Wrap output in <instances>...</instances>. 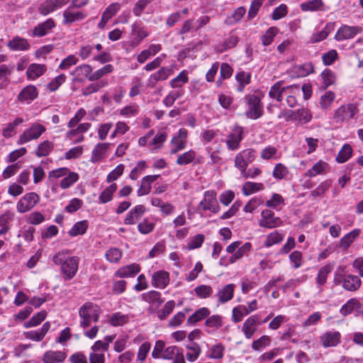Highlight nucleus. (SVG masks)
I'll list each match as a JSON object with an SVG mask.
<instances>
[{
    "instance_id": "nucleus-1",
    "label": "nucleus",
    "mask_w": 363,
    "mask_h": 363,
    "mask_svg": "<svg viewBox=\"0 0 363 363\" xmlns=\"http://www.w3.org/2000/svg\"><path fill=\"white\" fill-rule=\"evenodd\" d=\"M101 310L99 306L91 302H86L79 309V325L83 328L90 326L91 321H99Z\"/></svg>"
},
{
    "instance_id": "nucleus-2",
    "label": "nucleus",
    "mask_w": 363,
    "mask_h": 363,
    "mask_svg": "<svg viewBox=\"0 0 363 363\" xmlns=\"http://www.w3.org/2000/svg\"><path fill=\"white\" fill-rule=\"evenodd\" d=\"M45 130L46 128L44 125L38 123H33L20 135L17 144L23 145L31 140H37Z\"/></svg>"
},
{
    "instance_id": "nucleus-3",
    "label": "nucleus",
    "mask_w": 363,
    "mask_h": 363,
    "mask_svg": "<svg viewBox=\"0 0 363 363\" xmlns=\"http://www.w3.org/2000/svg\"><path fill=\"white\" fill-rule=\"evenodd\" d=\"M40 196L35 192H29L23 195L16 203L18 213H24L33 209L39 202Z\"/></svg>"
},
{
    "instance_id": "nucleus-4",
    "label": "nucleus",
    "mask_w": 363,
    "mask_h": 363,
    "mask_svg": "<svg viewBox=\"0 0 363 363\" xmlns=\"http://www.w3.org/2000/svg\"><path fill=\"white\" fill-rule=\"evenodd\" d=\"M257 152L253 148H247L239 152L235 157V167L240 170L247 169L249 164L256 158Z\"/></svg>"
},
{
    "instance_id": "nucleus-5",
    "label": "nucleus",
    "mask_w": 363,
    "mask_h": 363,
    "mask_svg": "<svg viewBox=\"0 0 363 363\" xmlns=\"http://www.w3.org/2000/svg\"><path fill=\"white\" fill-rule=\"evenodd\" d=\"M282 220L279 217L275 216L274 213L269 209H264L261 213V218L259 220V225L262 228L272 229L282 225Z\"/></svg>"
},
{
    "instance_id": "nucleus-6",
    "label": "nucleus",
    "mask_w": 363,
    "mask_h": 363,
    "mask_svg": "<svg viewBox=\"0 0 363 363\" xmlns=\"http://www.w3.org/2000/svg\"><path fill=\"white\" fill-rule=\"evenodd\" d=\"M187 136V130L185 128H181L179 130L177 134L174 135L170 141V154L174 155L186 148Z\"/></svg>"
},
{
    "instance_id": "nucleus-7",
    "label": "nucleus",
    "mask_w": 363,
    "mask_h": 363,
    "mask_svg": "<svg viewBox=\"0 0 363 363\" xmlns=\"http://www.w3.org/2000/svg\"><path fill=\"white\" fill-rule=\"evenodd\" d=\"M69 0H44L38 6V11L43 16H47L66 5Z\"/></svg>"
},
{
    "instance_id": "nucleus-8",
    "label": "nucleus",
    "mask_w": 363,
    "mask_h": 363,
    "mask_svg": "<svg viewBox=\"0 0 363 363\" xmlns=\"http://www.w3.org/2000/svg\"><path fill=\"white\" fill-rule=\"evenodd\" d=\"M79 259L77 257H69L61 265V272L64 275V279H72L78 270Z\"/></svg>"
},
{
    "instance_id": "nucleus-9",
    "label": "nucleus",
    "mask_w": 363,
    "mask_h": 363,
    "mask_svg": "<svg viewBox=\"0 0 363 363\" xmlns=\"http://www.w3.org/2000/svg\"><path fill=\"white\" fill-rule=\"evenodd\" d=\"M75 7L68 6L62 13V23L71 24L74 22L82 21L86 17V14L82 11H75Z\"/></svg>"
},
{
    "instance_id": "nucleus-10",
    "label": "nucleus",
    "mask_w": 363,
    "mask_h": 363,
    "mask_svg": "<svg viewBox=\"0 0 363 363\" xmlns=\"http://www.w3.org/2000/svg\"><path fill=\"white\" fill-rule=\"evenodd\" d=\"M249 108L246 113L247 118L257 119L262 115V107L259 97L250 95L248 98Z\"/></svg>"
},
{
    "instance_id": "nucleus-11",
    "label": "nucleus",
    "mask_w": 363,
    "mask_h": 363,
    "mask_svg": "<svg viewBox=\"0 0 363 363\" xmlns=\"http://www.w3.org/2000/svg\"><path fill=\"white\" fill-rule=\"evenodd\" d=\"M243 139V130L240 126L235 127L226 139V145L230 150H236Z\"/></svg>"
},
{
    "instance_id": "nucleus-12",
    "label": "nucleus",
    "mask_w": 363,
    "mask_h": 363,
    "mask_svg": "<svg viewBox=\"0 0 363 363\" xmlns=\"http://www.w3.org/2000/svg\"><path fill=\"white\" fill-rule=\"evenodd\" d=\"M361 31L362 28L359 26L343 25L337 30L335 35V39L337 41L352 39Z\"/></svg>"
},
{
    "instance_id": "nucleus-13",
    "label": "nucleus",
    "mask_w": 363,
    "mask_h": 363,
    "mask_svg": "<svg viewBox=\"0 0 363 363\" xmlns=\"http://www.w3.org/2000/svg\"><path fill=\"white\" fill-rule=\"evenodd\" d=\"M93 68L88 64H82L76 67L71 72L73 77L72 80L76 82H84L86 79L89 80Z\"/></svg>"
},
{
    "instance_id": "nucleus-14",
    "label": "nucleus",
    "mask_w": 363,
    "mask_h": 363,
    "mask_svg": "<svg viewBox=\"0 0 363 363\" xmlns=\"http://www.w3.org/2000/svg\"><path fill=\"white\" fill-rule=\"evenodd\" d=\"M355 114V107L352 104L342 106L334 114L333 119L336 123L342 122L352 118Z\"/></svg>"
},
{
    "instance_id": "nucleus-15",
    "label": "nucleus",
    "mask_w": 363,
    "mask_h": 363,
    "mask_svg": "<svg viewBox=\"0 0 363 363\" xmlns=\"http://www.w3.org/2000/svg\"><path fill=\"white\" fill-rule=\"evenodd\" d=\"M235 285L233 284H228L219 289L216 294L218 303L224 304L231 301L234 296Z\"/></svg>"
},
{
    "instance_id": "nucleus-16",
    "label": "nucleus",
    "mask_w": 363,
    "mask_h": 363,
    "mask_svg": "<svg viewBox=\"0 0 363 363\" xmlns=\"http://www.w3.org/2000/svg\"><path fill=\"white\" fill-rule=\"evenodd\" d=\"M341 335L338 331H328L322 335L320 341L323 347H335L340 342Z\"/></svg>"
},
{
    "instance_id": "nucleus-17",
    "label": "nucleus",
    "mask_w": 363,
    "mask_h": 363,
    "mask_svg": "<svg viewBox=\"0 0 363 363\" xmlns=\"http://www.w3.org/2000/svg\"><path fill=\"white\" fill-rule=\"evenodd\" d=\"M258 321L259 317L257 315H251L245 320L242 331L247 339L251 338L256 332Z\"/></svg>"
},
{
    "instance_id": "nucleus-18",
    "label": "nucleus",
    "mask_w": 363,
    "mask_h": 363,
    "mask_svg": "<svg viewBox=\"0 0 363 363\" xmlns=\"http://www.w3.org/2000/svg\"><path fill=\"white\" fill-rule=\"evenodd\" d=\"M169 282V273L164 270L154 272L152 275L151 284L154 287L164 289Z\"/></svg>"
},
{
    "instance_id": "nucleus-19",
    "label": "nucleus",
    "mask_w": 363,
    "mask_h": 363,
    "mask_svg": "<svg viewBox=\"0 0 363 363\" xmlns=\"http://www.w3.org/2000/svg\"><path fill=\"white\" fill-rule=\"evenodd\" d=\"M55 26V23L52 18H48L45 21L39 23L34 27L32 31V35L34 37H43L48 35Z\"/></svg>"
},
{
    "instance_id": "nucleus-20",
    "label": "nucleus",
    "mask_w": 363,
    "mask_h": 363,
    "mask_svg": "<svg viewBox=\"0 0 363 363\" xmlns=\"http://www.w3.org/2000/svg\"><path fill=\"white\" fill-rule=\"evenodd\" d=\"M131 35L133 36L132 45H138L145 38L149 36V31L139 23H134L131 28Z\"/></svg>"
},
{
    "instance_id": "nucleus-21",
    "label": "nucleus",
    "mask_w": 363,
    "mask_h": 363,
    "mask_svg": "<svg viewBox=\"0 0 363 363\" xmlns=\"http://www.w3.org/2000/svg\"><path fill=\"white\" fill-rule=\"evenodd\" d=\"M313 72V65L311 62L293 66L289 74L292 77H304Z\"/></svg>"
},
{
    "instance_id": "nucleus-22",
    "label": "nucleus",
    "mask_w": 363,
    "mask_h": 363,
    "mask_svg": "<svg viewBox=\"0 0 363 363\" xmlns=\"http://www.w3.org/2000/svg\"><path fill=\"white\" fill-rule=\"evenodd\" d=\"M145 207L143 205H137L127 214L124 223L125 225H134L145 213Z\"/></svg>"
},
{
    "instance_id": "nucleus-23",
    "label": "nucleus",
    "mask_w": 363,
    "mask_h": 363,
    "mask_svg": "<svg viewBox=\"0 0 363 363\" xmlns=\"http://www.w3.org/2000/svg\"><path fill=\"white\" fill-rule=\"evenodd\" d=\"M296 89V87L293 86H283V82L279 81L271 87L269 95L272 99H275L277 101L280 102L283 99L284 93H286L289 89Z\"/></svg>"
},
{
    "instance_id": "nucleus-24",
    "label": "nucleus",
    "mask_w": 363,
    "mask_h": 363,
    "mask_svg": "<svg viewBox=\"0 0 363 363\" xmlns=\"http://www.w3.org/2000/svg\"><path fill=\"white\" fill-rule=\"evenodd\" d=\"M362 284L359 277L353 274H348L342 277V288L348 291H357Z\"/></svg>"
},
{
    "instance_id": "nucleus-25",
    "label": "nucleus",
    "mask_w": 363,
    "mask_h": 363,
    "mask_svg": "<svg viewBox=\"0 0 363 363\" xmlns=\"http://www.w3.org/2000/svg\"><path fill=\"white\" fill-rule=\"evenodd\" d=\"M50 328V322H45L40 329L27 331L25 332L23 335L27 339L31 340L33 341L40 342L45 337Z\"/></svg>"
},
{
    "instance_id": "nucleus-26",
    "label": "nucleus",
    "mask_w": 363,
    "mask_h": 363,
    "mask_svg": "<svg viewBox=\"0 0 363 363\" xmlns=\"http://www.w3.org/2000/svg\"><path fill=\"white\" fill-rule=\"evenodd\" d=\"M110 145L108 143H97L91 152L90 161L93 163L99 162L105 157Z\"/></svg>"
},
{
    "instance_id": "nucleus-27",
    "label": "nucleus",
    "mask_w": 363,
    "mask_h": 363,
    "mask_svg": "<svg viewBox=\"0 0 363 363\" xmlns=\"http://www.w3.org/2000/svg\"><path fill=\"white\" fill-rule=\"evenodd\" d=\"M120 9L121 4L119 3H113L109 5L102 13L98 27L99 28H104L108 20L116 15Z\"/></svg>"
},
{
    "instance_id": "nucleus-28",
    "label": "nucleus",
    "mask_w": 363,
    "mask_h": 363,
    "mask_svg": "<svg viewBox=\"0 0 363 363\" xmlns=\"http://www.w3.org/2000/svg\"><path fill=\"white\" fill-rule=\"evenodd\" d=\"M38 91L35 86L28 85L21 90L18 96V99L21 102L30 103L38 96Z\"/></svg>"
},
{
    "instance_id": "nucleus-29",
    "label": "nucleus",
    "mask_w": 363,
    "mask_h": 363,
    "mask_svg": "<svg viewBox=\"0 0 363 363\" xmlns=\"http://www.w3.org/2000/svg\"><path fill=\"white\" fill-rule=\"evenodd\" d=\"M140 270L138 264H131L120 267L116 272L115 276L120 278L133 277Z\"/></svg>"
},
{
    "instance_id": "nucleus-30",
    "label": "nucleus",
    "mask_w": 363,
    "mask_h": 363,
    "mask_svg": "<svg viewBox=\"0 0 363 363\" xmlns=\"http://www.w3.org/2000/svg\"><path fill=\"white\" fill-rule=\"evenodd\" d=\"M67 354L63 351L48 350L43 357L44 363H60L66 359Z\"/></svg>"
},
{
    "instance_id": "nucleus-31",
    "label": "nucleus",
    "mask_w": 363,
    "mask_h": 363,
    "mask_svg": "<svg viewBox=\"0 0 363 363\" xmlns=\"http://www.w3.org/2000/svg\"><path fill=\"white\" fill-rule=\"evenodd\" d=\"M6 45L11 50L13 51H24L28 50L30 48V44L28 40L18 36L8 41Z\"/></svg>"
},
{
    "instance_id": "nucleus-32",
    "label": "nucleus",
    "mask_w": 363,
    "mask_h": 363,
    "mask_svg": "<svg viewBox=\"0 0 363 363\" xmlns=\"http://www.w3.org/2000/svg\"><path fill=\"white\" fill-rule=\"evenodd\" d=\"M199 163L197 160V154L195 150H189L182 154H180L176 160V163L178 165H187L190 163Z\"/></svg>"
},
{
    "instance_id": "nucleus-33",
    "label": "nucleus",
    "mask_w": 363,
    "mask_h": 363,
    "mask_svg": "<svg viewBox=\"0 0 363 363\" xmlns=\"http://www.w3.org/2000/svg\"><path fill=\"white\" fill-rule=\"evenodd\" d=\"M223 317L220 315H213L208 317L205 322L206 332L213 333L223 325Z\"/></svg>"
},
{
    "instance_id": "nucleus-34",
    "label": "nucleus",
    "mask_w": 363,
    "mask_h": 363,
    "mask_svg": "<svg viewBox=\"0 0 363 363\" xmlns=\"http://www.w3.org/2000/svg\"><path fill=\"white\" fill-rule=\"evenodd\" d=\"M46 70L47 67L45 65L33 63L28 67L26 74L29 79L34 80L42 76Z\"/></svg>"
},
{
    "instance_id": "nucleus-35",
    "label": "nucleus",
    "mask_w": 363,
    "mask_h": 363,
    "mask_svg": "<svg viewBox=\"0 0 363 363\" xmlns=\"http://www.w3.org/2000/svg\"><path fill=\"white\" fill-rule=\"evenodd\" d=\"M361 230L356 228L345 235L340 240L339 247L343 250H347L354 240L360 235Z\"/></svg>"
},
{
    "instance_id": "nucleus-36",
    "label": "nucleus",
    "mask_w": 363,
    "mask_h": 363,
    "mask_svg": "<svg viewBox=\"0 0 363 363\" xmlns=\"http://www.w3.org/2000/svg\"><path fill=\"white\" fill-rule=\"evenodd\" d=\"M328 164L323 160H319L313 167L305 172L307 177H314L318 174H322L328 169Z\"/></svg>"
},
{
    "instance_id": "nucleus-37",
    "label": "nucleus",
    "mask_w": 363,
    "mask_h": 363,
    "mask_svg": "<svg viewBox=\"0 0 363 363\" xmlns=\"http://www.w3.org/2000/svg\"><path fill=\"white\" fill-rule=\"evenodd\" d=\"M204 202H206L208 206L206 208H209L211 211L216 213L219 211V206L216 199V193L214 191H208L204 194Z\"/></svg>"
},
{
    "instance_id": "nucleus-38",
    "label": "nucleus",
    "mask_w": 363,
    "mask_h": 363,
    "mask_svg": "<svg viewBox=\"0 0 363 363\" xmlns=\"http://www.w3.org/2000/svg\"><path fill=\"white\" fill-rule=\"evenodd\" d=\"M312 119V114L309 109L301 108L294 111V121H297L301 125L309 123Z\"/></svg>"
},
{
    "instance_id": "nucleus-39",
    "label": "nucleus",
    "mask_w": 363,
    "mask_h": 363,
    "mask_svg": "<svg viewBox=\"0 0 363 363\" xmlns=\"http://www.w3.org/2000/svg\"><path fill=\"white\" fill-rule=\"evenodd\" d=\"M187 352L186 354V359L190 362H194L197 360L201 352V349L199 344L192 342L186 346Z\"/></svg>"
},
{
    "instance_id": "nucleus-40",
    "label": "nucleus",
    "mask_w": 363,
    "mask_h": 363,
    "mask_svg": "<svg viewBox=\"0 0 363 363\" xmlns=\"http://www.w3.org/2000/svg\"><path fill=\"white\" fill-rule=\"evenodd\" d=\"M79 179L78 173L69 171V173L61 179L60 186L62 189H67L70 188L76 183Z\"/></svg>"
},
{
    "instance_id": "nucleus-41",
    "label": "nucleus",
    "mask_w": 363,
    "mask_h": 363,
    "mask_svg": "<svg viewBox=\"0 0 363 363\" xmlns=\"http://www.w3.org/2000/svg\"><path fill=\"white\" fill-rule=\"evenodd\" d=\"M284 235L277 230L273 231L268 234L264 242V246L266 247H270L274 245L281 243L284 240Z\"/></svg>"
},
{
    "instance_id": "nucleus-42",
    "label": "nucleus",
    "mask_w": 363,
    "mask_h": 363,
    "mask_svg": "<svg viewBox=\"0 0 363 363\" xmlns=\"http://www.w3.org/2000/svg\"><path fill=\"white\" fill-rule=\"evenodd\" d=\"M117 190V185L115 183L111 184L107 186L99 195V201L100 203H106L111 201L113 199V194Z\"/></svg>"
},
{
    "instance_id": "nucleus-43",
    "label": "nucleus",
    "mask_w": 363,
    "mask_h": 363,
    "mask_svg": "<svg viewBox=\"0 0 363 363\" xmlns=\"http://www.w3.org/2000/svg\"><path fill=\"white\" fill-rule=\"evenodd\" d=\"M235 79L238 82L237 91L239 92L243 91L245 87L250 83L251 74L244 71L239 72L235 75Z\"/></svg>"
},
{
    "instance_id": "nucleus-44",
    "label": "nucleus",
    "mask_w": 363,
    "mask_h": 363,
    "mask_svg": "<svg viewBox=\"0 0 363 363\" xmlns=\"http://www.w3.org/2000/svg\"><path fill=\"white\" fill-rule=\"evenodd\" d=\"M264 188V186L262 183L246 182L242 185V193L245 196H249L263 190Z\"/></svg>"
},
{
    "instance_id": "nucleus-45",
    "label": "nucleus",
    "mask_w": 363,
    "mask_h": 363,
    "mask_svg": "<svg viewBox=\"0 0 363 363\" xmlns=\"http://www.w3.org/2000/svg\"><path fill=\"white\" fill-rule=\"evenodd\" d=\"M335 99V94L332 91H325L323 95L320 96L319 100V106L323 109L326 110L329 108L333 104Z\"/></svg>"
},
{
    "instance_id": "nucleus-46",
    "label": "nucleus",
    "mask_w": 363,
    "mask_h": 363,
    "mask_svg": "<svg viewBox=\"0 0 363 363\" xmlns=\"http://www.w3.org/2000/svg\"><path fill=\"white\" fill-rule=\"evenodd\" d=\"M323 6V0H311L301 4L300 8L303 11H316L322 10Z\"/></svg>"
},
{
    "instance_id": "nucleus-47",
    "label": "nucleus",
    "mask_w": 363,
    "mask_h": 363,
    "mask_svg": "<svg viewBox=\"0 0 363 363\" xmlns=\"http://www.w3.org/2000/svg\"><path fill=\"white\" fill-rule=\"evenodd\" d=\"M333 268V267L332 264H328L319 269L317 277L315 279L316 284L318 286H323L325 284L328 276L332 272Z\"/></svg>"
},
{
    "instance_id": "nucleus-48",
    "label": "nucleus",
    "mask_w": 363,
    "mask_h": 363,
    "mask_svg": "<svg viewBox=\"0 0 363 363\" xmlns=\"http://www.w3.org/2000/svg\"><path fill=\"white\" fill-rule=\"evenodd\" d=\"M248 314L249 311H247V306L245 305H239L233 308L232 320L235 323H239Z\"/></svg>"
},
{
    "instance_id": "nucleus-49",
    "label": "nucleus",
    "mask_w": 363,
    "mask_h": 363,
    "mask_svg": "<svg viewBox=\"0 0 363 363\" xmlns=\"http://www.w3.org/2000/svg\"><path fill=\"white\" fill-rule=\"evenodd\" d=\"M209 315L210 311L208 308L206 307L201 308L188 318L187 323L189 324L196 323Z\"/></svg>"
},
{
    "instance_id": "nucleus-50",
    "label": "nucleus",
    "mask_w": 363,
    "mask_h": 363,
    "mask_svg": "<svg viewBox=\"0 0 363 363\" xmlns=\"http://www.w3.org/2000/svg\"><path fill=\"white\" fill-rule=\"evenodd\" d=\"M352 155V148L349 144L344 145L339 151L336 161L338 163H344L347 162Z\"/></svg>"
},
{
    "instance_id": "nucleus-51",
    "label": "nucleus",
    "mask_w": 363,
    "mask_h": 363,
    "mask_svg": "<svg viewBox=\"0 0 363 363\" xmlns=\"http://www.w3.org/2000/svg\"><path fill=\"white\" fill-rule=\"evenodd\" d=\"M88 228L87 220H81L74 223L72 228L69 230V234L70 236L75 237L79 235H83L86 233Z\"/></svg>"
},
{
    "instance_id": "nucleus-52",
    "label": "nucleus",
    "mask_w": 363,
    "mask_h": 363,
    "mask_svg": "<svg viewBox=\"0 0 363 363\" xmlns=\"http://www.w3.org/2000/svg\"><path fill=\"white\" fill-rule=\"evenodd\" d=\"M47 317V312L44 310L37 313L28 321L24 323L26 328L35 327L41 323Z\"/></svg>"
},
{
    "instance_id": "nucleus-53",
    "label": "nucleus",
    "mask_w": 363,
    "mask_h": 363,
    "mask_svg": "<svg viewBox=\"0 0 363 363\" xmlns=\"http://www.w3.org/2000/svg\"><path fill=\"white\" fill-rule=\"evenodd\" d=\"M122 255V251L117 247H111L105 253L106 260L111 263H118Z\"/></svg>"
},
{
    "instance_id": "nucleus-54",
    "label": "nucleus",
    "mask_w": 363,
    "mask_h": 363,
    "mask_svg": "<svg viewBox=\"0 0 363 363\" xmlns=\"http://www.w3.org/2000/svg\"><path fill=\"white\" fill-rule=\"evenodd\" d=\"M194 292L199 298H208L212 296L213 290L209 285L201 284L195 287Z\"/></svg>"
},
{
    "instance_id": "nucleus-55",
    "label": "nucleus",
    "mask_w": 363,
    "mask_h": 363,
    "mask_svg": "<svg viewBox=\"0 0 363 363\" xmlns=\"http://www.w3.org/2000/svg\"><path fill=\"white\" fill-rule=\"evenodd\" d=\"M113 70V65L108 64L104 66L102 68L95 71L91 72V76L89 77V81L94 82L100 79L104 76L112 72Z\"/></svg>"
},
{
    "instance_id": "nucleus-56",
    "label": "nucleus",
    "mask_w": 363,
    "mask_h": 363,
    "mask_svg": "<svg viewBox=\"0 0 363 363\" xmlns=\"http://www.w3.org/2000/svg\"><path fill=\"white\" fill-rule=\"evenodd\" d=\"M53 143L49 140H45L38 145L35 155L38 157H45L49 155L50 151L53 149Z\"/></svg>"
},
{
    "instance_id": "nucleus-57",
    "label": "nucleus",
    "mask_w": 363,
    "mask_h": 363,
    "mask_svg": "<svg viewBox=\"0 0 363 363\" xmlns=\"http://www.w3.org/2000/svg\"><path fill=\"white\" fill-rule=\"evenodd\" d=\"M245 12L246 10L244 7L240 6L239 8H237L232 15L227 17V18L225 19V23L228 25H233L238 23L243 17Z\"/></svg>"
},
{
    "instance_id": "nucleus-58",
    "label": "nucleus",
    "mask_w": 363,
    "mask_h": 363,
    "mask_svg": "<svg viewBox=\"0 0 363 363\" xmlns=\"http://www.w3.org/2000/svg\"><path fill=\"white\" fill-rule=\"evenodd\" d=\"M172 73V69L162 67L157 72L150 76V80L154 82L165 80Z\"/></svg>"
},
{
    "instance_id": "nucleus-59",
    "label": "nucleus",
    "mask_w": 363,
    "mask_h": 363,
    "mask_svg": "<svg viewBox=\"0 0 363 363\" xmlns=\"http://www.w3.org/2000/svg\"><path fill=\"white\" fill-rule=\"evenodd\" d=\"M128 320L129 318L127 315L118 312L111 315L109 323L113 326H120L125 324Z\"/></svg>"
},
{
    "instance_id": "nucleus-60",
    "label": "nucleus",
    "mask_w": 363,
    "mask_h": 363,
    "mask_svg": "<svg viewBox=\"0 0 363 363\" xmlns=\"http://www.w3.org/2000/svg\"><path fill=\"white\" fill-rule=\"evenodd\" d=\"M189 80L187 72L186 70L182 71L178 76L170 81V85L172 88H180Z\"/></svg>"
},
{
    "instance_id": "nucleus-61",
    "label": "nucleus",
    "mask_w": 363,
    "mask_h": 363,
    "mask_svg": "<svg viewBox=\"0 0 363 363\" xmlns=\"http://www.w3.org/2000/svg\"><path fill=\"white\" fill-rule=\"evenodd\" d=\"M251 244L250 242H246L242 245L233 254V255L230 257V262L234 263L238 259H240L246 254L247 252L250 250Z\"/></svg>"
},
{
    "instance_id": "nucleus-62",
    "label": "nucleus",
    "mask_w": 363,
    "mask_h": 363,
    "mask_svg": "<svg viewBox=\"0 0 363 363\" xmlns=\"http://www.w3.org/2000/svg\"><path fill=\"white\" fill-rule=\"evenodd\" d=\"M359 304V301L356 298H351L347 301L340 308V313L346 316L350 314L354 309H357V306Z\"/></svg>"
},
{
    "instance_id": "nucleus-63",
    "label": "nucleus",
    "mask_w": 363,
    "mask_h": 363,
    "mask_svg": "<svg viewBox=\"0 0 363 363\" xmlns=\"http://www.w3.org/2000/svg\"><path fill=\"white\" fill-rule=\"evenodd\" d=\"M139 112V106L136 104L125 106L120 110L119 114L123 117L135 116Z\"/></svg>"
},
{
    "instance_id": "nucleus-64",
    "label": "nucleus",
    "mask_w": 363,
    "mask_h": 363,
    "mask_svg": "<svg viewBox=\"0 0 363 363\" xmlns=\"http://www.w3.org/2000/svg\"><path fill=\"white\" fill-rule=\"evenodd\" d=\"M182 95L183 91L182 90L172 91L165 96L162 103L165 106L170 107L174 104V101L182 97Z\"/></svg>"
}]
</instances>
